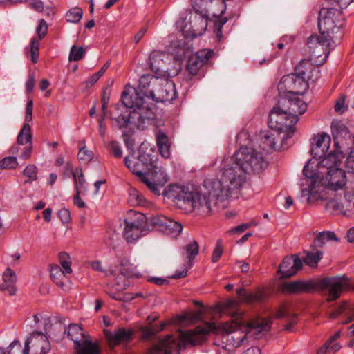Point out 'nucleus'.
<instances>
[{"mask_svg":"<svg viewBox=\"0 0 354 354\" xmlns=\"http://www.w3.org/2000/svg\"><path fill=\"white\" fill-rule=\"evenodd\" d=\"M158 76L142 75L139 79L138 89L131 94L126 91L122 93V104H116L110 111V118L119 128L129 127L144 130L153 122L154 113L145 97H149V91L156 86L154 80Z\"/></svg>","mask_w":354,"mask_h":354,"instance_id":"f257e3e1","label":"nucleus"},{"mask_svg":"<svg viewBox=\"0 0 354 354\" xmlns=\"http://www.w3.org/2000/svg\"><path fill=\"white\" fill-rule=\"evenodd\" d=\"M234 190L228 183L220 178L205 179L202 187L192 190L182 191L176 197V205L186 210L204 208L206 212L212 210V207L218 206L230 197Z\"/></svg>","mask_w":354,"mask_h":354,"instance_id":"f03ea898","label":"nucleus"},{"mask_svg":"<svg viewBox=\"0 0 354 354\" xmlns=\"http://www.w3.org/2000/svg\"><path fill=\"white\" fill-rule=\"evenodd\" d=\"M216 330L214 323L205 322L203 326H198L194 330L181 331L179 334L180 342L171 335L160 339L158 344L152 346L147 354H171L176 351L178 354L182 347L187 345L195 346L204 342L210 332Z\"/></svg>","mask_w":354,"mask_h":354,"instance_id":"7ed1b4c3","label":"nucleus"},{"mask_svg":"<svg viewBox=\"0 0 354 354\" xmlns=\"http://www.w3.org/2000/svg\"><path fill=\"white\" fill-rule=\"evenodd\" d=\"M310 162L308 161L303 169V174L305 176L304 180L308 185V189H302V192H308L309 194L308 201H317L322 199L320 194L316 190L317 185L337 191L343 189L346 184L345 171L341 168H335L326 171L323 174H318L314 169H309ZM304 183H302L304 185Z\"/></svg>","mask_w":354,"mask_h":354,"instance_id":"20e7f679","label":"nucleus"},{"mask_svg":"<svg viewBox=\"0 0 354 354\" xmlns=\"http://www.w3.org/2000/svg\"><path fill=\"white\" fill-rule=\"evenodd\" d=\"M350 286V279L345 276L325 277L319 281H294L284 285L285 290L290 293H311L316 290H326V301L330 302L337 299L342 290Z\"/></svg>","mask_w":354,"mask_h":354,"instance_id":"39448f33","label":"nucleus"},{"mask_svg":"<svg viewBox=\"0 0 354 354\" xmlns=\"http://www.w3.org/2000/svg\"><path fill=\"white\" fill-rule=\"evenodd\" d=\"M234 156L235 160L243 165L248 173H259L268 165L266 156L261 151L252 147H241Z\"/></svg>","mask_w":354,"mask_h":354,"instance_id":"423d86ee","label":"nucleus"},{"mask_svg":"<svg viewBox=\"0 0 354 354\" xmlns=\"http://www.w3.org/2000/svg\"><path fill=\"white\" fill-rule=\"evenodd\" d=\"M344 24L342 12L335 8H322L319 11L318 27L320 35L335 38L334 34L338 33Z\"/></svg>","mask_w":354,"mask_h":354,"instance_id":"0eeeda50","label":"nucleus"},{"mask_svg":"<svg viewBox=\"0 0 354 354\" xmlns=\"http://www.w3.org/2000/svg\"><path fill=\"white\" fill-rule=\"evenodd\" d=\"M298 122L295 117H290L287 111L279 106H274L270 111L268 124L271 129L277 132H286V138L292 136L295 132L294 126Z\"/></svg>","mask_w":354,"mask_h":354,"instance_id":"6e6552de","label":"nucleus"},{"mask_svg":"<svg viewBox=\"0 0 354 354\" xmlns=\"http://www.w3.org/2000/svg\"><path fill=\"white\" fill-rule=\"evenodd\" d=\"M221 176L224 182L228 183L231 188L237 191L245 183L246 174H248L240 162L236 161L233 155L230 162L221 171Z\"/></svg>","mask_w":354,"mask_h":354,"instance_id":"1a4fd4ad","label":"nucleus"},{"mask_svg":"<svg viewBox=\"0 0 354 354\" xmlns=\"http://www.w3.org/2000/svg\"><path fill=\"white\" fill-rule=\"evenodd\" d=\"M193 8L196 10V13L190 15L189 24L183 25L184 21H178V27H180V30L185 37L200 36L205 31L207 27V17L198 12L196 4H194Z\"/></svg>","mask_w":354,"mask_h":354,"instance_id":"9d476101","label":"nucleus"},{"mask_svg":"<svg viewBox=\"0 0 354 354\" xmlns=\"http://www.w3.org/2000/svg\"><path fill=\"white\" fill-rule=\"evenodd\" d=\"M154 81L156 86L149 91L150 99L156 102H170L176 98L177 92L172 81L167 77Z\"/></svg>","mask_w":354,"mask_h":354,"instance_id":"9b49d317","label":"nucleus"},{"mask_svg":"<svg viewBox=\"0 0 354 354\" xmlns=\"http://www.w3.org/2000/svg\"><path fill=\"white\" fill-rule=\"evenodd\" d=\"M153 160L151 155L146 152H140L136 157L134 156H126L124 162L127 168L140 178L151 170Z\"/></svg>","mask_w":354,"mask_h":354,"instance_id":"f8f14e48","label":"nucleus"},{"mask_svg":"<svg viewBox=\"0 0 354 354\" xmlns=\"http://www.w3.org/2000/svg\"><path fill=\"white\" fill-rule=\"evenodd\" d=\"M334 41H332L330 37H324L323 35H311L308 38L307 46L309 48V53L313 57H321L322 55L324 57L322 59V61L325 62L328 57L330 46Z\"/></svg>","mask_w":354,"mask_h":354,"instance_id":"ddd939ff","label":"nucleus"},{"mask_svg":"<svg viewBox=\"0 0 354 354\" xmlns=\"http://www.w3.org/2000/svg\"><path fill=\"white\" fill-rule=\"evenodd\" d=\"M238 306L239 301L234 299L227 300L223 304V310L232 318L231 322H226L222 326V329L225 333H234L244 324L243 312L238 309Z\"/></svg>","mask_w":354,"mask_h":354,"instance_id":"4468645a","label":"nucleus"},{"mask_svg":"<svg viewBox=\"0 0 354 354\" xmlns=\"http://www.w3.org/2000/svg\"><path fill=\"white\" fill-rule=\"evenodd\" d=\"M171 57L164 52L153 51L149 57V65L151 71L159 77H167L170 76L169 73V64Z\"/></svg>","mask_w":354,"mask_h":354,"instance_id":"2eb2a0df","label":"nucleus"},{"mask_svg":"<svg viewBox=\"0 0 354 354\" xmlns=\"http://www.w3.org/2000/svg\"><path fill=\"white\" fill-rule=\"evenodd\" d=\"M335 149L326 153L321 158L317 164V169H315L318 174H323L326 171L339 168L342 159L345 156L342 151L340 150V146L335 147Z\"/></svg>","mask_w":354,"mask_h":354,"instance_id":"dca6fc26","label":"nucleus"},{"mask_svg":"<svg viewBox=\"0 0 354 354\" xmlns=\"http://www.w3.org/2000/svg\"><path fill=\"white\" fill-rule=\"evenodd\" d=\"M30 344H32L34 354H46L50 349L47 337L41 332H34L30 335L25 343L23 354L29 353Z\"/></svg>","mask_w":354,"mask_h":354,"instance_id":"f3484780","label":"nucleus"},{"mask_svg":"<svg viewBox=\"0 0 354 354\" xmlns=\"http://www.w3.org/2000/svg\"><path fill=\"white\" fill-rule=\"evenodd\" d=\"M302 267L301 259L297 254H293L291 257H286L283 259L277 272L281 274V278H288L295 275Z\"/></svg>","mask_w":354,"mask_h":354,"instance_id":"a211bd4d","label":"nucleus"},{"mask_svg":"<svg viewBox=\"0 0 354 354\" xmlns=\"http://www.w3.org/2000/svg\"><path fill=\"white\" fill-rule=\"evenodd\" d=\"M259 138L260 140V147L267 153H271L277 150V142L283 138L279 132H273L271 131H263L259 133Z\"/></svg>","mask_w":354,"mask_h":354,"instance_id":"6ab92c4d","label":"nucleus"},{"mask_svg":"<svg viewBox=\"0 0 354 354\" xmlns=\"http://www.w3.org/2000/svg\"><path fill=\"white\" fill-rule=\"evenodd\" d=\"M330 142V136L322 134L318 135L314 138V140L311 144V155L313 158L319 159L322 158L329 149V144Z\"/></svg>","mask_w":354,"mask_h":354,"instance_id":"aec40b11","label":"nucleus"},{"mask_svg":"<svg viewBox=\"0 0 354 354\" xmlns=\"http://www.w3.org/2000/svg\"><path fill=\"white\" fill-rule=\"evenodd\" d=\"M184 249L186 251L185 259L187 261V268H185L183 270L180 272H176L171 277L172 279H180L185 277L187 275L188 268H190L193 266V260L198 254L199 246L198 243L194 240L188 243Z\"/></svg>","mask_w":354,"mask_h":354,"instance_id":"412c9836","label":"nucleus"},{"mask_svg":"<svg viewBox=\"0 0 354 354\" xmlns=\"http://www.w3.org/2000/svg\"><path fill=\"white\" fill-rule=\"evenodd\" d=\"M279 104L286 105L287 113L290 117H295L299 120L298 117L304 113L307 109V104L299 98L295 99H282L279 101Z\"/></svg>","mask_w":354,"mask_h":354,"instance_id":"4be33fe9","label":"nucleus"},{"mask_svg":"<svg viewBox=\"0 0 354 354\" xmlns=\"http://www.w3.org/2000/svg\"><path fill=\"white\" fill-rule=\"evenodd\" d=\"M105 336L109 344L117 346L121 342H127L132 339L134 332L132 329L119 328L115 333L105 330Z\"/></svg>","mask_w":354,"mask_h":354,"instance_id":"5701e85b","label":"nucleus"},{"mask_svg":"<svg viewBox=\"0 0 354 354\" xmlns=\"http://www.w3.org/2000/svg\"><path fill=\"white\" fill-rule=\"evenodd\" d=\"M16 274L10 268H7L3 274V283L0 285V291L7 292L9 295H14L16 292L15 283Z\"/></svg>","mask_w":354,"mask_h":354,"instance_id":"b1692460","label":"nucleus"},{"mask_svg":"<svg viewBox=\"0 0 354 354\" xmlns=\"http://www.w3.org/2000/svg\"><path fill=\"white\" fill-rule=\"evenodd\" d=\"M124 223L127 225L148 228V218H147L146 216L144 214L133 210H130L127 212Z\"/></svg>","mask_w":354,"mask_h":354,"instance_id":"393cba45","label":"nucleus"},{"mask_svg":"<svg viewBox=\"0 0 354 354\" xmlns=\"http://www.w3.org/2000/svg\"><path fill=\"white\" fill-rule=\"evenodd\" d=\"M315 71V67L309 59L301 60L295 68L297 75H301L308 80L313 78Z\"/></svg>","mask_w":354,"mask_h":354,"instance_id":"a878e982","label":"nucleus"},{"mask_svg":"<svg viewBox=\"0 0 354 354\" xmlns=\"http://www.w3.org/2000/svg\"><path fill=\"white\" fill-rule=\"evenodd\" d=\"M82 328L77 324H71L67 330V337L75 344V348L82 345V341L85 338V334L82 332Z\"/></svg>","mask_w":354,"mask_h":354,"instance_id":"bb28decb","label":"nucleus"},{"mask_svg":"<svg viewBox=\"0 0 354 354\" xmlns=\"http://www.w3.org/2000/svg\"><path fill=\"white\" fill-rule=\"evenodd\" d=\"M335 147L339 146V139L348 136V129L339 121H333L331 124Z\"/></svg>","mask_w":354,"mask_h":354,"instance_id":"cd10ccee","label":"nucleus"},{"mask_svg":"<svg viewBox=\"0 0 354 354\" xmlns=\"http://www.w3.org/2000/svg\"><path fill=\"white\" fill-rule=\"evenodd\" d=\"M148 232L149 228H140L125 225L124 236L128 243H131L146 235Z\"/></svg>","mask_w":354,"mask_h":354,"instance_id":"c85d7f7f","label":"nucleus"},{"mask_svg":"<svg viewBox=\"0 0 354 354\" xmlns=\"http://www.w3.org/2000/svg\"><path fill=\"white\" fill-rule=\"evenodd\" d=\"M275 317L277 319L288 318V323L284 326V329L287 331H290L292 326L297 323L296 315L292 314L289 311L288 306L286 304H283L279 307Z\"/></svg>","mask_w":354,"mask_h":354,"instance_id":"c756f323","label":"nucleus"},{"mask_svg":"<svg viewBox=\"0 0 354 354\" xmlns=\"http://www.w3.org/2000/svg\"><path fill=\"white\" fill-rule=\"evenodd\" d=\"M149 171H150L153 180L158 182L160 185H165L169 180V177L166 174L165 170L162 167L156 165V160H153V166H151V170Z\"/></svg>","mask_w":354,"mask_h":354,"instance_id":"7c9ffc66","label":"nucleus"},{"mask_svg":"<svg viewBox=\"0 0 354 354\" xmlns=\"http://www.w3.org/2000/svg\"><path fill=\"white\" fill-rule=\"evenodd\" d=\"M271 325L272 322L269 319L264 318L252 319L248 323V328L255 330L258 333L268 330Z\"/></svg>","mask_w":354,"mask_h":354,"instance_id":"2f4dec72","label":"nucleus"},{"mask_svg":"<svg viewBox=\"0 0 354 354\" xmlns=\"http://www.w3.org/2000/svg\"><path fill=\"white\" fill-rule=\"evenodd\" d=\"M120 273L128 278H139L141 274L137 272L136 267L128 259H123L120 261Z\"/></svg>","mask_w":354,"mask_h":354,"instance_id":"473e14b6","label":"nucleus"},{"mask_svg":"<svg viewBox=\"0 0 354 354\" xmlns=\"http://www.w3.org/2000/svg\"><path fill=\"white\" fill-rule=\"evenodd\" d=\"M164 228L162 232V233L172 236H177L180 234L183 225L180 223L167 217Z\"/></svg>","mask_w":354,"mask_h":354,"instance_id":"72a5a7b5","label":"nucleus"},{"mask_svg":"<svg viewBox=\"0 0 354 354\" xmlns=\"http://www.w3.org/2000/svg\"><path fill=\"white\" fill-rule=\"evenodd\" d=\"M50 277L53 282L63 290H66L64 280L66 275L64 270L58 266L52 267L50 270Z\"/></svg>","mask_w":354,"mask_h":354,"instance_id":"f704fd0d","label":"nucleus"},{"mask_svg":"<svg viewBox=\"0 0 354 354\" xmlns=\"http://www.w3.org/2000/svg\"><path fill=\"white\" fill-rule=\"evenodd\" d=\"M294 78L295 73L284 75L278 84V90L281 93L284 91L288 93H292L294 91Z\"/></svg>","mask_w":354,"mask_h":354,"instance_id":"c9c22d12","label":"nucleus"},{"mask_svg":"<svg viewBox=\"0 0 354 354\" xmlns=\"http://www.w3.org/2000/svg\"><path fill=\"white\" fill-rule=\"evenodd\" d=\"M329 241H339L337 238L336 234L333 232H319L315 239L314 240L313 244L315 248H322Z\"/></svg>","mask_w":354,"mask_h":354,"instance_id":"e433bc0d","label":"nucleus"},{"mask_svg":"<svg viewBox=\"0 0 354 354\" xmlns=\"http://www.w3.org/2000/svg\"><path fill=\"white\" fill-rule=\"evenodd\" d=\"M293 94L303 95L309 87L308 80L295 73Z\"/></svg>","mask_w":354,"mask_h":354,"instance_id":"4c0bfd02","label":"nucleus"},{"mask_svg":"<svg viewBox=\"0 0 354 354\" xmlns=\"http://www.w3.org/2000/svg\"><path fill=\"white\" fill-rule=\"evenodd\" d=\"M167 218V217L163 215H156L148 218L149 231L150 230H156L160 232H162V230L165 229L164 226L166 223Z\"/></svg>","mask_w":354,"mask_h":354,"instance_id":"58836bf2","label":"nucleus"},{"mask_svg":"<svg viewBox=\"0 0 354 354\" xmlns=\"http://www.w3.org/2000/svg\"><path fill=\"white\" fill-rule=\"evenodd\" d=\"M32 138L31 127L30 124H24L17 136V144L24 145L29 142L31 143Z\"/></svg>","mask_w":354,"mask_h":354,"instance_id":"ea45409f","label":"nucleus"},{"mask_svg":"<svg viewBox=\"0 0 354 354\" xmlns=\"http://www.w3.org/2000/svg\"><path fill=\"white\" fill-rule=\"evenodd\" d=\"M199 57H200L194 54L190 56L187 61V69L192 75H196L198 70L203 66V61L201 60Z\"/></svg>","mask_w":354,"mask_h":354,"instance_id":"a19ab883","label":"nucleus"},{"mask_svg":"<svg viewBox=\"0 0 354 354\" xmlns=\"http://www.w3.org/2000/svg\"><path fill=\"white\" fill-rule=\"evenodd\" d=\"M342 207L343 215L351 216L354 214V194H345V201L342 203Z\"/></svg>","mask_w":354,"mask_h":354,"instance_id":"79ce46f5","label":"nucleus"},{"mask_svg":"<svg viewBox=\"0 0 354 354\" xmlns=\"http://www.w3.org/2000/svg\"><path fill=\"white\" fill-rule=\"evenodd\" d=\"M79 349L80 354H97L98 348L97 346L88 339H83L82 345L78 346L76 349Z\"/></svg>","mask_w":354,"mask_h":354,"instance_id":"37998d69","label":"nucleus"},{"mask_svg":"<svg viewBox=\"0 0 354 354\" xmlns=\"http://www.w3.org/2000/svg\"><path fill=\"white\" fill-rule=\"evenodd\" d=\"M66 167L68 170H69L71 172V174L73 175V178L74 185H75V189L76 190V185H77L78 187H81L82 189H83V192H84L86 191V187H85L86 180L84 179V177L82 170L80 169V174L77 177L76 174L75 173V171H73V166H72L71 163L67 162Z\"/></svg>","mask_w":354,"mask_h":354,"instance_id":"c03bdc74","label":"nucleus"},{"mask_svg":"<svg viewBox=\"0 0 354 354\" xmlns=\"http://www.w3.org/2000/svg\"><path fill=\"white\" fill-rule=\"evenodd\" d=\"M326 209L333 214H343L342 203L332 198L328 200L325 205Z\"/></svg>","mask_w":354,"mask_h":354,"instance_id":"a18cd8bd","label":"nucleus"},{"mask_svg":"<svg viewBox=\"0 0 354 354\" xmlns=\"http://www.w3.org/2000/svg\"><path fill=\"white\" fill-rule=\"evenodd\" d=\"M239 297L242 301L250 304L260 299V296L257 294L247 292L244 288H239L236 290Z\"/></svg>","mask_w":354,"mask_h":354,"instance_id":"49530a36","label":"nucleus"},{"mask_svg":"<svg viewBox=\"0 0 354 354\" xmlns=\"http://www.w3.org/2000/svg\"><path fill=\"white\" fill-rule=\"evenodd\" d=\"M322 258V252L321 251H316L315 252H308L304 259V262L306 265L310 267H316L317 263Z\"/></svg>","mask_w":354,"mask_h":354,"instance_id":"de8ad7c7","label":"nucleus"},{"mask_svg":"<svg viewBox=\"0 0 354 354\" xmlns=\"http://www.w3.org/2000/svg\"><path fill=\"white\" fill-rule=\"evenodd\" d=\"M129 202L132 205L145 206L147 204V201L137 190L131 191L129 196Z\"/></svg>","mask_w":354,"mask_h":354,"instance_id":"09e8293b","label":"nucleus"},{"mask_svg":"<svg viewBox=\"0 0 354 354\" xmlns=\"http://www.w3.org/2000/svg\"><path fill=\"white\" fill-rule=\"evenodd\" d=\"M85 53L86 51L83 47H77V46L73 45L71 48L68 59L71 62H77L84 57Z\"/></svg>","mask_w":354,"mask_h":354,"instance_id":"8fccbe9b","label":"nucleus"},{"mask_svg":"<svg viewBox=\"0 0 354 354\" xmlns=\"http://www.w3.org/2000/svg\"><path fill=\"white\" fill-rule=\"evenodd\" d=\"M83 12L80 8H74L68 11L66 14L67 21L72 23L79 22L82 17Z\"/></svg>","mask_w":354,"mask_h":354,"instance_id":"3c124183","label":"nucleus"},{"mask_svg":"<svg viewBox=\"0 0 354 354\" xmlns=\"http://www.w3.org/2000/svg\"><path fill=\"white\" fill-rule=\"evenodd\" d=\"M140 179L145 185H146V186L151 191V192L156 195L160 194V188L163 187L164 185H160L158 182H156L155 180H153V182H151L146 176V175L140 178Z\"/></svg>","mask_w":354,"mask_h":354,"instance_id":"603ef678","label":"nucleus"},{"mask_svg":"<svg viewBox=\"0 0 354 354\" xmlns=\"http://www.w3.org/2000/svg\"><path fill=\"white\" fill-rule=\"evenodd\" d=\"M23 174L25 176L28 178V180H25V183H31L37 179V168L34 165H27Z\"/></svg>","mask_w":354,"mask_h":354,"instance_id":"864d4df0","label":"nucleus"},{"mask_svg":"<svg viewBox=\"0 0 354 354\" xmlns=\"http://www.w3.org/2000/svg\"><path fill=\"white\" fill-rule=\"evenodd\" d=\"M31 60L33 63H37L39 54V43L36 38H32L30 44Z\"/></svg>","mask_w":354,"mask_h":354,"instance_id":"5fc2aeb1","label":"nucleus"},{"mask_svg":"<svg viewBox=\"0 0 354 354\" xmlns=\"http://www.w3.org/2000/svg\"><path fill=\"white\" fill-rule=\"evenodd\" d=\"M17 165V160L16 157L8 156L0 160V168L1 169H13Z\"/></svg>","mask_w":354,"mask_h":354,"instance_id":"6e6d98bb","label":"nucleus"},{"mask_svg":"<svg viewBox=\"0 0 354 354\" xmlns=\"http://www.w3.org/2000/svg\"><path fill=\"white\" fill-rule=\"evenodd\" d=\"M78 159L84 162H88L93 158V153L85 147H82L77 154Z\"/></svg>","mask_w":354,"mask_h":354,"instance_id":"4d7b16f0","label":"nucleus"},{"mask_svg":"<svg viewBox=\"0 0 354 354\" xmlns=\"http://www.w3.org/2000/svg\"><path fill=\"white\" fill-rule=\"evenodd\" d=\"M223 252V249L222 246V241L218 239L216 242V247L212 252V261L213 263H216L218 261L219 259L222 256Z\"/></svg>","mask_w":354,"mask_h":354,"instance_id":"13d9d810","label":"nucleus"},{"mask_svg":"<svg viewBox=\"0 0 354 354\" xmlns=\"http://www.w3.org/2000/svg\"><path fill=\"white\" fill-rule=\"evenodd\" d=\"M109 148L110 152L117 158H120L122 156V151L119 143L116 141H111L109 143Z\"/></svg>","mask_w":354,"mask_h":354,"instance_id":"bf43d9fd","label":"nucleus"},{"mask_svg":"<svg viewBox=\"0 0 354 354\" xmlns=\"http://www.w3.org/2000/svg\"><path fill=\"white\" fill-rule=\"evenodd\" d=\"M36 31L39 39L41 40L46 36L48 31V26L44 19L39 20Z\"/></svg>","mask_w":354,"mask_h":354,"instance_id":"052dcab7","label":"nucleus"},{"mask_svg":"<svg viewBox=\"0 0 354 354\" xmlns=\"http://www.w3.org/2000/svg\"><path fill=\"white\" fill-rule=\"evenodd\" d=\"M227 18H222L214 22V31L218 40L222 38V28L223 25L227 22Z\"/></svg>","mask_w":354,"mask_h":354,"instance_id":"680f3d73","label":"nucleus"},{"mask_svg":"<svg viewBox=\"0 0 354 354\" xmlns=\"http://www.w3.org/2000/svg\"><path fill=\"white\" fill-rule=\"evenodd\" d=\"M83 193V189L78 187L76 185V191L73 196V202L79 208H84L86 206L85 203L80 198V194Z\"/></svg>","mask_w":354,"mask_h":354,"instance_id":"e2e57ef3","label":"nucleus"},{"mask_svg":"<svg viewBox=\"0 0 354 354\" xmlns=\"http://www.w3.org/2000/svg\"><path fill=\"white\" fill-rule=\"evenodd\" d=\"M165 326V324L162 323L160 325V327L158 329H155L153 327H151V326L147 327L143 330L144 337L145 338H150V337L154 336L156 334V333L164 329Z\"/></svg>","mask_w":354,"mask_h":354,"instance_id":"0e129e2a","label":"nucleus"},{"mask_svg":"<svg viewBox=\"0 0 354 354\" xmlns=\"http://www.w3.org/2000/svg\"><path fill=\"white\" fill-rule=\"evenodd\" d=\"M196 55L200 57L199 59L203 61V64L204 65L212 57L214 52L210 50H203L197 52Z\"/></svg>","mask_w":354,"mask_h":354,"instance_id":"69168bd1","label":"nucleus"},{"mask_svg":"<svg viewBox=\"0 0 354 354\" xmlns=\"http://www.w3.org/2000/svg\"><path fill=\"white\" fill-rule=\"evenodd\" d=\"M58 216L63 223H68L71 220L70 212L66 208L59 211Z\"/></svg>","mask_w":354,"mask_h":354,"instance_id":"338daca9","label":"nucleus"},{"mask_svg":"<svg viewBox=\"0 0 354 354\" xmlns=\"http://www.w3.org/2000/svg\"><path fill=\"white\" fill-rule=\"evenodd\" d=\"M346 167L348 172L354 174V151H351L346 160Z\"/></svg>","mask_w":354,"mask_h":354,"instance_id":"774afa93","label":"nucleus"}]
</instances>
